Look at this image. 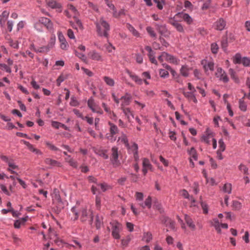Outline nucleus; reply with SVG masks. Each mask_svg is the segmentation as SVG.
I'll use <instances>...</instances> for the list:
<instances>
[{
    "mask_svg": "<svg viewBox=\"0 0 250 250\" xmlns=\"http://www.w3.org/2000/svg\"><path fill=\"white\" fill-rule=\"evenodd\" d=\"M74 113L78 117L82 118L83 120H84V117L83 116L82 113L77 109H74L73 110Z\"/></svg>",
    "mask_w": 250,
    "mask_h": 250,
    "instance_id": "obj_62",
    "label": "nucleus"
},
{
    "mask_svg": "<svg viewBox=\"0 0 250 250\" xmlns=\"http://www.w3.org/2000/svg\"><path fill=\"white\" fill-rule=\"evenodd\" d=\"M130 240L129 236H127L125 239L122 240V245L124 247L127 246Z\"/></svg>",
    "mask_w": 250,
    "mask_h": 250,
    "instance_id": "obj_60",
    "label": "nucleus"
},
{
    "mask_svg": "<svg viewBox=\"0 0 250 250\" xmlns=\"http://www.w3.org/2000/svg\"><path fill=\"white\" fill-rule=\"evenodd\" d=\"M87 105H88V106L91 109V110L93 112H96V113H99L100 114H102L103 113V111L99 107V109H98L92 107V100H88Z\"/></svg>",
    "mask_w": 250,
    "mask_h": 250,
    "instance_id": "obj_22",
    "label": "nucleus"
},
{
    "mask_svg": "<svg viewBox=\"0 0 250 250\" xmlns=\"http://www.w3.org/2000/svg\"><path fill=\"white\" fill-rule=\"evenodd\" d=\"M46 4L52 9H57V11L62 12V6L61 3L57 2L55 0H45Z\"/></svg>",
    "mask_w": 250,
    "mask_h": 250,
    "instance_id": "obj_8",
    "label": "nucleus"
},
{
    "mask_svg": "<svg viewBox=\"0 0 250 250\" xmlns=\"http://www.w3.org/2000/svg\"><path fill=\"white\" fill-rule=\"evenodd\" d=\"M55 37H51L50 42L48 43V44L47 45V46H48L49 49H50L51 48H52L53 47V46L55 44Z\"/></svg>",
    "mask_w": 250,
    "mask_h": 250,
    "instance_id": "obj_56",
    "label": "nucleus"
},
{
    "mask_svg": "<svg viewBox=\"0 0 250 250\" xmlns=\"http://www.w3.org/2000/svg\"><path fill=\"white\" fill-rule=\"evenodd\" d=\"M200 200L201 205L203 210V212L205 214H207L208 213V206L206 203L201 200V197H200Z\"/></svg>",
    "mask_w": 250,
    "mask_h": 250,
    "instance_id": "obj_42",
    "label": "nucleus"
},
{
    "mask_svg": "<svg viewBox=\"0 0 250 250\" xmlns=\"http://www.w3.org/2000/svg\"><path fill=\"white\" fill-rule=\"evenodd\" d=\"M212 137H213L212 133H208V135H204L202 136V141H204V142L208 144H209L210 141L209 140V139Z\"/></svg>",
    "mask_w": 250,
    "mask_h": 250,
    "instance_id": "obj_40",
    "label": "nucleus"
},
{
    "mask_svg": "<svg viewBox=\"0 0 250 250\" xmlns=\"http://www.w3.org/2000/svg\"><path fill=\"white\" fill-rule=\"evenodd\" d=\"M112 226V235L114 239L120 238V232L122 230V225L117 221L110 223Z\"/></svg>",
    "mask_w": 250,
    "mask_h": 250,
    "instance_id": "obj_2",
    "label": "nucleus"
},
{
    "mask_svg": "<svg viewBox=\"0 0 250 250\" xmlns=\"http://www.w3.org/2000/svg\"><path fill=\"white\" fill-rule=\"evenodd\" d=\"M242 63L245 67H250V58L246 57H243Z\"/></svg>",
    "mask_w": 250,
    "mask_h": 250,
    "instance_id": "obj_41",
    "label": "nucleus"
},
{
    "mask_svg": "<svg viewBox=\"0 0 250 250\" xmlns=\"http://www.w3.org/2000/svg\"><path fill=\"white\" fill-rule=\"evenodd\" d=\"M58 38L61 43V48L62 49H66L68 45L66 40L62 32L58 33Z\"/></svg>",
    "mask_w": 250,
    "mask_h": 250,
    "instance_id": "obj_13",
    "label": "nucleus"
},
{
    "mask_svg": "<svg viewBox=\"0 0 250 250\" xmlns=\"http://www.w3.org/2000/svg\"><path fill=\"white\" fill-rule=\"evenodd\" d=\"M239 169L241 171H243L245 174L248 175V168L246 167V166L241 164L239 166Z\"/></svg>",
    "mask_w": 250,
    "mask_h": 250,
    "instance_id": "obj_50",
    "label": "nucleus"
},
{
    "mask_svg": "<svg viewBox=\"0 0 250 250\" xmlns=\"http://www.w3.org/2000/svg\"><path fill=\"white\" fill-rule=\"evenodd\" d=\"M66 77H64L63 75H61L57 80V84L58 86L61 84V83L64 81Z\"/></svg>",
    "mask_w": 250,
    "mask_h": 250,
    "instance_id": "obj_55",
    "label": "nucleus"
},
{
    "mask_svg": "<svg viewBox=\"0 0 250 250\" xmlns=\"http://www.w3.org/2000/svg\"><path fill=\"white\" fill-rule=\"evenodd\" d=\"M194 92H184L183 94L186 98H188L190 100H192L194 103H196L197 102V100L195 97Z\"/></svg>",
    "mask_w": 250,
    "mask_h": 250,
    "instance_id": "obj_18",
    "label": "nucleus"
},
{
    "mask_svg": "<svg viewBox=\"0 0 250 250\" xmlns=\"http://www.w3.org/2000/svg\"><path fill=\"white\" fill-rule=\"evenodd\" d=\"M140 206L143 208H145L147 207L148 208H150L151 207V198L150 196H148L145 200L144 204H140Z\"/></svg>",
    "mask_w": 250,
    "mask_h": 250,
    "instance_id": "obj_26",
    "label": "nucleus"
},
{
    "mask_svg": "<svg viewBox=\"0 0 250 250\" xmlns=\"http://www.w3.org/2000/svg\"><path fill=\"white\" fill-rule=\"evenodd\" d=\"M214 224L213 225L215 229L217 230L218 233H220L221 232V229L220 228V224L218 220L217 219L214 220Z\"/></svg>",
    "mask_w": 250,
    "mask_h": 250,
    "instance_id": "obj_43",
    "label": "nucleus"
},
{
    "mask_svg": "<svg viewBox=\"0 0 250 250\" xmlns=\"http://www.w3.org/2000/svg\"><path fill=\"white\" fill-rule=\"evenodd\" d=\"M232 207L235 209L239 210L241 208V204L238 201H233Z\"/></svg>",
    "mask_w": 250,
    "mask_h": 250,
    "instance_id": "obj_48",
    "label": "nucleus"
},
{
    "mask_svg": "<svg viewBox=\"0 0 250 250\" xmlns=\"http://www.w3.org/2000/svg\"><path fill=\"white\" fill-rule=\"evenodd\" d=\"M127 28L134 36L136 37L139 36L138 32L131 25L127 24Z\"/></svg>",
    "mask_w": 250,
    "mask_h": 250,
    "instance_id": "obj_39",
    "label": "nucleus"
},
{
    "mask_svg": "<svg viewBox=\"0 0 250 250\" xmlns=\"http://www.w3.org/2000/svg\"><path fill=\"white\" fill-rule=\"evenodd\" d=\"M185 220L188 226L192 230L195 229V225L190 217L187 214L185 215Z\"/></svg>",
    "mask_w": 250,
    "mask_h": 250,
    "instance_id": "obj_17",
    "label": "nucleus"
},
{
    "mask_svg": "<svg viewBox=\"0 0 250 250\" xmlns=\"http://www.w3.org/2000/svg\"><path fill=\"white\" fill-rule=\"evenodd\" d=\"M103 224V217H100L98 215L96 216L95 226L97 229H99Z\"/></svg>",
    "mask_w": 250,
    "mask_h": 250,
    "instance_id": "obj_20",
    "label": "nucleus"
},
{
    "mask_svg": "<svg viewBox=\"0 0 250 250\" xmlns=\"http://www.w3.org/2000/svg\"><path fill=\"white\" fill-rule=\"evenodd\" d=\"M124 113L127 116V119L129 121L130 120V116L132 117V118H134L133 113L131 112L130 109L129 108H124L123 107H121Z\"/></svg>",
    "mask_w": 250,
    "mask_h": 250,
    "instance_id": "obj_25",
    "label": "nucleus"
},
{
    "mask_svg": "<svg viewBox=\"0 0 250 250\" xmlns=\"http://www.w3.org/2000/svg\"><path fill=\"white\" fill-rule=\"evenodd\" d=\"M45 144L52 150L58 151L59 150L58 148L56 147L54 145H52L49 142H46Z\"/></svg>",
    "mask_w": 250,
    "mask_h": 250,
    "instance_id": "obj_58",
    "label": "nucleus"
},
{
    "mask_svg": "<svg viewBox=\"0 0 250 250\" xmlns=\"http://www.w3.org/2000/svg\"><path fill=\"white\" fill-rule=\"evenodd\" d=\"M171 73V74H172V75L173 76V77L175 78V79H177V82L178 83H180V81L179 80V76L178 75V74H177L176 72L173 70V69H171L170 71H169Z\"/></svg>",
    "mask_w": 250,
    "mask_h": 250,
    "instance_id": "obj_53",
    "label": "nucleus"
},
{
    "mask_svg": "<svg viewBox=\"0 0 250 250\" xmlns=\"http://www.w3.org/2000/svg\"><path fill=\"white\" fill-rule=\"evenodd\" d=\"M88 219H89L88 220L89 225L92 226L93 221V215L92 213L91 212L89 214L86 209L83 208L81 210V215L80 217L81 222L84 223L88 220Z\"/></svg>",
    "mask_w": 250,
    "mask_h": 250,
    "instance_id": "obj_4",
    "label": "nucleus"
},
{
    "mask_svg": "<svg viewBox=\"0 0 250 250\" xmlns=\"http://www.w3.org/2000/svg\"><path fill=\"white\" fill-rule=\"evenodd\" d=\"M160 220L162 223L164 224L166 227H169L171 229L175 230V222L167 216H162L160 217Z\"/></svg>",
    "mask_w": 250,
    "mask_h": 250,
    "instance_id": "obj_6",
    "label": "nucleus"
},
{
    "mask_svg": "<svg viewBox=\"0 0 250 250\" xmlns=\"http://www.w3.org/2000/svg\"><path fill=\"white\" fill-rule=\"evenodd\" d=\"M188 153L195 161L197 160L198 156L194 147H191L190 150L188 151Z\"/></svg>",
    "mask_w": 250,
    "mask_h": 250,
    "instance_id": "obj_32",
    "label": "nucleus"
},
{
    "mask_svg": "<svg viewBox=\"0 0 250 250\" xmlns=\"http://www.w3.org/2000/svg\"><path fill=\"white\" fill-rule=\"evenodd\" d=\"M39 23L42 24L50 32H54L53 24L49 19L45 17L40 18L39 20V22L35 24V28H37V26Z\"/></svg>",
    "mask_w": 250,
    "mask_h": 250,
    "instance_id": "obj_3",
    "label": "nucleus"
},
{
    "mask_svg": "<svg viewBox=\"0 0 250 250\" xmlns=\"http://www.w3.org/2000/svg\"><path fill=\"white\" fill-rule=\"evenodd\" d=\"M50 49H49L48 46L46 45V46L41 47L39 48H38V49H35V51H36V52H39V53H45V52H47Z\"/></svg>",
    "mask_w": 250,
    "mask_h": 250,
    "instance_id": "obj_36",
    "label": "nucleus"
},
{
    "mask_svg": "<svg viewBox=\"0 0 250 250\" xmlns=\"http://www.w3.org/2000/svg\"><path fill=\"white\" fill-rule=\"evenodd\" d=\"M233 62L234 64H240L242 62V58L241 55L237 53L233 58Z\"/></svg>",
    "mask_w": 250,
    "mask_h": 250,
    "instance_id": "obj_24",
    "label": "nucleus"
},
{
    "mask_svg": "<svg viewBox=\"0 0 250 250\" xmlns=\"http://www.w3.org/2000/svg\"><path fill=\"white\" fill-rule=\"evenodd\" d=\"M159 74L160 75V77L163 78H167L168 76V72L167 70L161 69L160 70Z\"/></svg>",
    "mask_w": 250,
    "mask_h": 250,
    "instance_id": "obj_45",
    "label": "nucleus"
},
{
    "mask_svg": "<svg viewBox=\"0 0 250 250\" xmlns=\"http://www.w3.org/2000/svg\"><path fill=\"white\" fill-rule=\"evenodd\" d=\"M226 26V22L223 19L220 18L215 22V29L218 30H222Z\"/></svg>",
    "mask_w": 250,
    "mask_h": 250,
    "instance_id": "obj_14",
    "label": "nucleus"
},
{
    "mask_svg": "<svg viewBox=\"0 0 250 250\" xmlns=\"http://www.w3.org/2000/svg\"><path fill=\"white\" fill-rule=\"evenodd\" d=\"M175 18L177 19L182 18L188 24H190L193 21L192 19L188 14L184 13L183 12L177 13Z\"/></svg>",
    "mask_w": 250,
    "mask_h": 250,
    "instance_id": "obj_9",
    "label": "nucleus"
},
{
    "mask_svg": "<svg viewBox=\"0 0 250 250\" xmlns=\"http://www.w3.org/2000/svg\"><path fill=\"white\" fill-rule=\"evenodd\" d=\"M103 79L107 85L110 86H114L115 83L113 79L107 76H104Z\"/></svg>",
    "mask_w": 250,
    "mask_h": 250,
    "instance_id": "obj_31",
    "label": "nucleus"
},
{
    "mask_svg": "<svg viewBox=\"0 0 250 250\" xmlns=\"http://www.w3.org/2000/svg\"><path fill=\"white\" fill-rule=\"evenodd\" d=\"M97 32L100 36H104L107 38L108 31L110 30L109 24L102 18L99 22L96 23Z\"/></svg>",
    "mask_w": 250,
    "mask_h": 250,
    "instance_id": "obj_1",
    "label": "nucleus"
},
{
    "mask_svg": "<svg viewBox=\"0 0 250 250\" xmlns=\"http://www.w3.org/2000/svg\"><path fill=\"white\" fill-rule=\"evenodd\" d=\"M121 99L123 100V103L121 104V107H124L125 105H127L129 104L131 96L130 94L126 93L125 96H122Z\"/></svg>",
    "mask_w": 250,
    "mask_h": 250,
    "instance_id": "obj_16",
    "label": "nucleus"
},
{
    "mask_svg": "<svg viewBox=\"0 0 250 250\" xmlns=\"http://www.w3.org/2000/svg\"><path fill=\"white\" fill-rule=\"evenodd\" d=\"M156 29L158 32L162 36L165 37H167L170 34L169 32L168 31L166 25H161L159 24H156Z\"/></svg>",
    "mask_w": 250,
    "mask_h": 250,
    "instance_id": "obj_11",
    "label": "nucleus"
},
{
    "mask_svg": "<svg viewBox=\"0 0 250 250\" xmlns=\"http://www.w3.org/2000/svg\"><path fill=\"white\" fill-rule=\"evenodd\" d=\"M182 195L185 198L189 199V195L188 192L186 189H182L181 190Z\"/></svg>",
    "mask_w": 250,
    "mask_h": 250,
    "instance_id": "obj_64",
    "label": "nucleus"
},
{
    "mask_svg": "<svg viewBox=\"0 0 250 250\" xmlns=\"http://www.w3.org/2000/svg\"><path fill=\"white\" fill-rule=\"evenodd\" d=\"M239 108L241 110L246 111L247 110V104L242 99H240L239 101Z\"/></svg>",
    "mask_w": 250,
    "mask_h": 250,
    "instance_id": "obj_37",
    "label": "nucleus"
},
{
    "mask_svg": "<svg viewBox=\"0 0 250 250\" xmlns=\"http://www.w3.org/2000/svg\"><path fill=\"white\" fill-rule=\"evenodd\" d=\"M152 239V234L150 232H145L142 240L148 243Z\"/></svg>",
    "mask_w": 250,
    "mask_h": 250,
    "instance_id": "obj_27",
    "label": "nucleus"
},
{
    "mask_svg": "<svg viewBox=\"0 0 250 250\" xmlns=\"http://www.w3.org/2000/svg\"><path fill=\"white\" fill-rule=\"evenodd\" d=\"M148 56L149 57V60H150V61L151 62L157 65V62L156 60L155 59L154 53H152L151 54H148Z\"/></svg>",
    "mask_w": 250,
    "mask_h": 250,
    "instance_id": "obj_51",
    "label": "nucleus"
},
{
    "mask_svg": "<svg viewBox=\"0 0 250 250\" xmlns=\"http://www.w3.org/2000/svg\"><path fill=\"white\" fill-rule=\"evenodd\" d=\"M73 18L74 19L77 26L80 28V29H83V26L81 21L76 16H74Z\"/></svg>",
    "mask_w": 250,
    "mask_h": 250,
    "instance_id": "obj_59",
    "label": "nucleus"
},
{
    "mask_svg": "<svg viewBox=\"0 0 250 250\" xmlns=\"http://www.w3.org/2000/svg\"><path fill=\"white\" fill-rule=\"evenodd\" d=\"M112 156L111 159L116 162L118 159V148L114 146L111 149Z\"/></svg>",
    "mask_w": 250,
    "mask_h": 250,
    "instance_id": "obj_23",
    "label": "nucleus"
},
{
    "mask_svg": "<svg viewBox=\"0 0 250 250\" xmlns=\"http://www.w3.org/2000/svg\"><path fill=\"white\" fill-rule=\"evenodd\" d=\"M135 196L137 200L142 201L143 200L144 195L142 192H137Z\"/></svg>",
    "mask_w": 250,
    "mask_h": 250,
    "instance_id": "obj_61",
    "label": "nucleus"
},
{
    "mask_svg": "<svg viewBox=\"0 0 250 250\" xmlns=\"http://www.w3.org/2000/svg\"><path fill=\"white\" fill-rule=\"evenodd\" d=\"M143 167L149 169L151 168V165L150 164L149 161L147 158H144L143 160Z\"/></svg>",
    "mask_w": 250,
    "mask_h": 250,
    "instance_id": "obj_35",
    "label": "nucleus"
},
{
    "mask_svg": "<svg viewBox=\"0 0 250 250\" xmlns=\"http://www.w3.org/2000/svg\"><path fill=\"white\" fill-rule=\"evenodd\" d=\"M175 19L177 18H175V16L173 18L169 19L168 23L173 25L178 31L180 32H183L184 30L182 25L179 23Z\"/></svg>",
    "mask_w": 250,
    "mask_h": 250,
    "instance_id": "obj_10",
    "label": "nucleus"
},
{
    "mask_svg": "<svg viewBox=\"0 0 250 250\" xmlns=\"http://www.w3.org/2000/svg\"><path fill=\"white\" fill-rule=\"evenodd\" d=\"M0 69H3L9 73L11 72V68L5 63H0Z\"/></svg>",
    "mask_w": 250,
    "mask_h": 250,
    "instance_id": "obj_49",
    "label": "nucleus"
},
{
    "mask_svg": "<svg viewBox=\"0 0 250 250\" xmlns=\"http://www.w3.org/2000/svg\"><path fill=\"white\" fill-rule=\"evenodd\" d=\"M76 55L79 57L80 59H81L82 61L83 62H85L86 58L85 56L82 53H79L77 51H75Z\"/></svg>",
    "mask_w": 250,
    "mask_h": 250,
    "instance_id": "obj_57",
    "label": "nucleus"
},
{
    "mask_svg": "<svg viewBox=\"0 0 250 250\" xmlns=\"http://www.w3.org/2000/svg\"><path fill=\"white\" fill-rule=\"evenodd\" d=\"M127 72L129 75V76L134 80L136 83H137L139 84H141L143 83L142 80L139 77L135 75H133L131 72H130L129 70H127Z\"/></svg>",
    "mask_w": 250,
    "mask_h": 250,
    "instance_id": "obj_21",
    "label": "nucleus"
},
{
    "mask_svg": "<svg viewBox=\"0 0 250 250\" xmlns=\"http://www.w3.org/2000/svg\"><path fill=\"white\" fill-rule=\"evenodd\" d=\"M221 46L224 51H226L228 47V39L227 37L223 38L221 41Z\"/></svg>",
    "mask_w": 250,
    "mask_h": 250,
    "instance_id": "obj_38",
    "label": "nucleus"
},
{
    "mask_svg": "<svg viewBox=\"0 0 250 250\" xmlns=\"http://www.w3.org/2000/svg\"><path fill=\"white\" fill-rule=\"evenodd\" d=\"M210 3H211V0H207L203 4V6L202 7V9L203 10H205L208 9L209 7V6H210Z\"/></svg>",
    "mask_w": 250,
    "mask_h": 250,
    "instance_id": "obj_54",
    "label": "nucleus"
},
{
    "mask_svg": "<svg viewBox=\"0 0 250 250\" xmlns=\"http://www.w3.org/2000/svg\"><path fill=\"white\" fill-rule=\"evenodd\" d=\"M188 70L187 66L183 65L180 69V73L182 76L187 77L188 76Z\"/></svg>",
    "mask_w": 250,
    "mask_h": 250,
    "instance_id": "obj_30",
    "label": "nucleus"
},
{
    "mask_svg": "<svg viewBox=\"0 0 250 250\" xmlns=\"http://www.w3.org/2000/svg\"><path fill=\"white\" fill-rule=\"evenodd\" d=\"M229 75H230L231 78L234 80V82L235 83H238L239 82V80L238 78L236 76V73L234 71V70L232 68H230L229 70Z\"/></svg>",
    "mask_w": 250,
    "mask_h": 250,
    "instance_id": "obj_28",
    "label": "nucleus"
},
{
    "mask_svg": "<svg viewBox=\"0 0 250 250\" xmlns=\"http://www.w3.org/2000/svg\"><path fill=\"white\" fill-rule=\"evenodd\" d=\"M219 149L218 150L221 151H224L226 149V145L223 140V139H220L219 140Z\"/></svg>",
    "mask_w": 250,
    "mask_h": 250,
    "instance_id": "obj_44",
    "label": "nucleus"
},
{
    "mask_svg": "<svg viewBox=\"0 0 250 250\" xmlns=\"http://www.w3.org/2000/svg\"><path fill=\"white\" fill-rule=\"evenodd\" d=\"M146 31L147 33L150 35L152 37H156V34L155 33L154 31L153 30V28L150 26H148L146 27Z\"/></svg>",
    "mask_w": 250,
    "mask_h": 250,
    "instance_id": "obj_46",
    "label": "nucleus"
},
{
    "mask_svg": "<svg viewBox=\"0 0 250 250\" xmlns=\"http://www.w3.org/2000/svg\"><path fill=\"white\" fill-rule=\"evenodd\" d=\"M205 69H209V70L213 71L214 69V63L212 62H209L207 65L204 66Z\"/></svg>",
    "mask_w": 250,
    "mask_h": 250,
    "instance_id": "obj_63",
    "label": "nucleus"
},
{
    "mask_svg": "<svg viewBox=\"0 0 250 250\" xmlns=\"http://www.w3.org/2000/svg\"><path fill=\"white\" fill-rule=\"evenodd\" d=\"M89 55H90V58L92 60L96 61H100L101 60V56L100 55L95 51H92L90 52Z\"/></svg>",
    "mask_w": 250,
    "mask_h": 250,
    "instance_id": "obj_29",
    "label": "nucleus"
},
{
    "mask_svg": "<svg viewBox=\"0 0 250 250\" xmlns=\"http://www.w3.org/2000/svg\"><path fill=\"white\" fill-rule=\"evenodd\" d=\"M44 162L46 165H50L52 167H61V163L57 161L47 158L44 160Z\"/></svg>",
    "mask_w": 250,
    "mask_h": 250,
    "instance_id": "obj_15",
    "label": "nucleus"
},
{
    "mask_svg": "<svg viewBox=\"0 0 250 250\" xmlns=\"http://www.w3.org/2000/svg\"><path fill=\"white\" fill-rule=\"evenodd\" d=\"M223 190L225 192L229 194L231 193V185L229 183L225 184L223 188Z\"/></svg>",
    "mask_w": 250,
    "mask_h": 250,
    "instance_id": "obj_33",
    "label": "nucleus"
},
{
    "mask_svg": "<svg viewBox=\"0 0 250 250\" xmlns=\"http://www.w3.org/2000/svg\"><path fill=\"white\" fill-rule=\"evenodd\" d=\"M153 1L157 4V7L159 9H163V5L165 4V0H153Z\"/></svg>",
    "mask_w": 250,
    "mask_h": 250,
    "instance_id": "obj_34",
    "label": "nucleus"
},
{
    "mask_svg": "<svg viewBox=\"0 0 250 250\" xmlns=\"http://www.w3.org/2000/svg\"><path fill=\"white\" fill-rule=\"evenodd\" d=\"M163 56H164V58L167 61L174 64L178 63L177 59L174 56L169 54L165 52H163Z\"/></svg>",
    "mask_w": 250,
    "mask_h": 250,
    "instance_id": "obj_12",
    "label": "nucleus"
},
{
    "mask_svg": "<svg viewBox=\"0 0 250 250\" xmlns=\"http://www.w3.org/2000/svg\"><path fill=\"white\" fill-rule=\"evenodd\" d=\"M54 203L55 207L54 208L55 211L59 213L61 210L64 208V204L62 201L59 194H56L54 197Z\"/></svg>",
    "mask_w": 250,
    "mask_h": 250,
    "instance_id": "obj_5",
    "label": "nucleus"
},
{
    "mask_svg": "<svg viewBox=\"0 0 250 250\" xmlns=\"http://www.w3.org/2000/svg\"><path fill=\"white\" fill-rule=\"evenodd\" d=\"M218 46L216 43H213L211 45V50L212 53L216 54L218 52Z\"/></svg>",
    "mask_w": 250,
    "mask_h": 250,
    "instance_id": "obj_47",
    "label": "nucleus"
},
{
    "mask_svg": "<svg viewBox=\"0 0 250 250\" xmlns=\"http://www.w3.org/2000/svg\"><path fill=\"white\" fill-rule=\"evenodd\" d=\"M216 76L220 81H223L225 83H228L229 81L226 72L221 67L217 68Z\"/></svg>",
    "mask_w": 250,
    "mask_h": 250,
    "instance_id": "obj_7",
    "label": "nucleus"
},
{
    "mask_svg": "<svg viewBox=\"0 0 250 250\" xmlns=\"http://www.w3.org/2000/svg\"><path fill=\"white\" fill-rule=\"evenodd\" d=\"M21 141L23 142V144L27 146V147L30 151L33 152V150H34L35 148L32 145H31L28 142L26 141L25 140H21Z\"/></svg>",
    "mask_w": 250,
    "mask_h": 250,
    "instance_id": "obj_52",
    "label": "nucleus"
},
{
    "mask_svg": "<svg viewBox=\"0 0 250 250\" xmlns=\"http://www.w3.org/2000/svg\"><path fill=\"white\" fill-rule=\"evenodd\" d=\"M109 125L110 126V132L111 135V136H113L114 135L117 134L118 132V128L117 126L111 122L108 123Z\"/></svg>",
    "mask_w": 250,
    "mask_h": 250,
    "instance_id": "obj_19",
    "label": "nucleus"
}]
</instances>
